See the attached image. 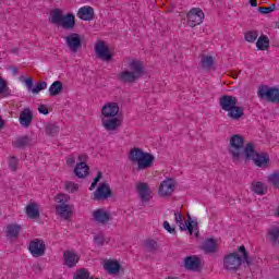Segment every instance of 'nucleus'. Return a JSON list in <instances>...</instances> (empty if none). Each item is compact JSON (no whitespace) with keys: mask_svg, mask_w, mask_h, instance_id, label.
<instances>
[{"mask_svg":"<svg viewBox=\"0 0 279 279\" xmlns=\"http://www.w3.org/2000/svg\"><path fill=\"white\" fill-rule=\"evenodd\" d=\"M66 46L72 53H77L82 49V36L77 33H71L69 36L64 37Z\"/></svg>","mask_w":279,"mask_h":279,"instance_id":"nucleus-12","label":"nucleus"},{"mask_svg":"<svg viewBox=\"0 0 279 279\" xmlns=\"http://www.w3.org/2000/svg\"><path fill=\"white\" fill-rule=\"evenodd\" d=\"M34 121V112L29 108L24 109L20 113V123L23 128H29Z\"/></svg>","mask_w":279,"mask_h":279,"instance_id":"nucleus-20","label":"nucleus"},{"mask_svg":"<svg viewBox=\"0 0 279 279\" xmlns=\"http://www.w3.org/2000/svg\"><path fill=\"white\" fill-rule=\"evenodd\" d=\"M129 69L130 70H124L118 74V82L122 84H134L145 75L143 63L136 59L129 63Z\"/></svg>","mask_w":279,"mask_h":279,"instance_id":"nucleus-3","label":"nucleus"},{"mask_svg":"<svg viewBox=\"0 0 279 279\" xmlns=\"http://www.w3.org/2000/svg\"><path fill=\"white\" fill-rule=\"evenodd\" d=\"M95 199H108L112 197V190L107 182H102L97 190L94 192Z\"/></svg>","mask_w":279,"mask_h":279,"instance_id":"nucleus-15","label":"nucleus"},{"mask_svg":"<svg viewBox=\"0 0 279 279\" xmlns=\"http://www.w3.org/2000/svg\"><path fill=\"white\" fill-rule=\"evenodd\" d=\"M174 218H175L177 223H182V221H183L182 213L175 211L174 213Z\"/></svg>","mask_w":279,"mask_h":279,"instance_id":"nucleus-50","label":"nucleus"},{"mask_svg":"<svg viewBox=\"0 0 279 279\" xmlns=\"http://www.w3.org/2000/svg\"><path fill=\"white\" fill-rule=\"evenodd\" d=\"M268 182L274 186V189H279V172L270 174Z\"/></svg>","mask_w":279,"mask_h":279,"instance_id":"nucleus-40","label":"nucleus"},{"mask_svg":"<svg viewBox=\"0 0 279 279\" xmlns=\"http://www.w3.org/2000/svg\"><path fill=\"white\" fill-rule=\"evenodd\" d=\"M77 16L81 19V21H93V19H95V10L93 7H83L78 9Z\"/></svg>","mask_w":279,"mask_h":279,"instance_id":"nucleus-22","label":"nucleus"},{"mask_svg":"<svg viewBox=\"0 0 279 279\" xmlns=\"http://www.w3.org/2000/svg\"><path fill=\"white\" fill-rule=\"evenodd\" d=\"M46 88H47V82H39L33 87L32 93L33 95H38L40 90H45Z\"/></svg>","mask_w":279,"mask_h":279,"instance_id":"nucleus-42","label":"nucleus"},{"mask_svg":"<svg viewBox=\"0 0 279 279\" xmlns=\"http://www.w3.org/2000/svg\"><path fill=\"white\" fill-rule=\"evenodd\" d=\"M78 189L80 186L77 185V183H74L72 181L65 182V191H68V193H75Z\"/></svg>","mask_w":279,"mask_h":279,"instance_id":"nucleus-43","label":"nucleus"},{"mask_svg":"<svg viewBox=\"0 0 279 279\" xmlns=\"http://www.w3.org/2000/svg\"><path fill=\"white\" fill-rule=\"evenodd\" d=\"M279 88L270 87L269 85L262 84L257 89V96L259 99H265L270 104H276L278 101Z\"/></svg>","mask_w":279,"mask_h":279,"instance_id":"nucleus-9","label":"nucleus"},{"mask_svg":"<svg viewBox=\"0 0 279 279\" xmlns=\"http://www.w3.org/2000/svg\"><path fill=\"white\" fill-rule=\"evenodd\" d=\"M119 114V104L108 102L101 109V125L107 132H117L123 124V120L117 117Z\"/></svg>","mask_w":279,"mask_h":279,"instance_id":"nucleus-2","label":"nucleus"},{"mask_svg":"<svg viewBox=\"0 0 279 279\" xmlns=\"http://www.w3.org/2000/svg\"><path fill=\"white\" fill-rule=\"evenodd\" d=\"M203 250L205 254H215L217 252V241L213 238L205 240Z\"/></svg>","mask_w":279,"mask_h":279,"instance_id":"nucleus-27","label":"nucleus"},{"mask_svg":"<svg viewBox=\"0 0 279 279\" xmlns=\"http://www.w3.org/2000/svg\"><path fill=\"white\" fill-rule=\"evenodd\" d=\"M25 86L27 87V90H33L34 88V78L28 77L24 81Z\"/></svg>","mask_w":279,"mask_h":279,"instance_id":"nucleus-48","label":"nucleus"},{"mask_svg":"<svg viewBox=\"0 0 279 279\" xmlns=\"http://www.w3.org/2000/svg\"><path fill=\"white\" fill-rule=\"evenodd\" d=\"M179 227L181 232L187 230L190 234H193V228H197V222L193 221L191 216H189L185 225L183 222H179Z\"/></svg>","mask_w":279,"mask_h":279,"instance_id":"nucleus-30","label":"nucleus"},{"mask_svg":"<svg viewBox=\"0 0 279 279\" xmlns=\"http://www.w3.org/2000/svg\"><path fill=\"white\" fill-rule=\"evenodd\" d=\"M26 215L29 219H38L40 217V210L37 203H31L26 206Z\"/></svg>","mask_w":279,"mask_h":279,"instance_id":"nucleus-26","label":"nucleus"},{"mask_svg":"<svg viewBox=\"0 0 279 279\" xmlns=\"http://www.w3.org/2000/svg\"><path fill=\"white\" fill-rule=\"evenodd\" d=\"M83 158H84V156H82V155L78 156V160L81 162H78L74 168V175H76V178H80V179L86 178L88 175V171L90 170L88 165H86V162L82 161Z\"/></svg>","mask_w":279,"mask_h":279,"instance_id":"nucleus-16","label":"nucleus"},{"mask_svg":"<svg viewBox=\"0 0 279 279\" xmlns=\"http://www.w3.org/2000/svg\"><path fill=\"white\" fill-rule=\"evenodd\" d=\"M20 232H21V226L19 225H9L7 227V236H11V239H16Z\"/></svg>","mask_w":279,"mask_h":279,"instance_id":"nucleus-33","label":"nucleus"},{"mask_svg":"<svg viewBox=\"0 0 279 279\" xmlns=\"http://www.w3.org/2000/svg\"><path fill=\"white\" fill-rule=\"evenodd\" d=\"M268 241L272 245H278L279 243V227L278 226H271L268 230Z\"/></svg>","mask_w":279,"mask_h":279,"instance_id":"nucleus-28","label":"nucleus"},{"mask_svg":"<svg viewBox=\"0 0 279 279\" xmlns=\"http://www.w3.org/2000/svg\"><path fill=\"white\" fill-rule=\"evenodd\" d=\"M49 23L51 25H57L63 29H74L75 28V15L73 13H64L61 9L56 8L50 11Z\"/></svg>","mask_w":279,"mask_h":279,"instance_id":"nucleus-6","label":"nucleus"},{"mask_svg":"<svg viewBox=\"0 0 279 279\" xmlns=\"http://www.w3.org/2000/svg\"><path fill=\"white\" fill-rule=\"evenodd\" d=\"M175 191V181L173 179H167L161 182L158 190L160 197H169Z\"/></svg>","mask_w":279,"mask_h":279,"instance_id":"nucleus-14","label":"nucleus"},{"mask_svg":"<svg viewBox=\"0 0 279 279\" xmlns=\"http://www.w3.org/2000/svg\"><path fill=\"white\" fill-rule=\"evenodd\" d=\"M38 112L40 114H49V108H47V105H39Z\"/></svg>","mask_w":279,"mask_h":279,"instance_id":"nucleus-49","label":"nucleus"},{"mask_svg":"<svg viewBox=\"0 0 279 279\" xmlns=\"http://www.w3.org/2000/svg\"><path fill=\"white\" fill-rule=\"evenodd\" d=\"M56 210L62 219H69L73 215V206L71 205H57Z\"/></svg>","mask_w":279,"mask_h":279,"instance_id":"nucleus-25","label":"nucleus"},{"mask_svg":"<svg viewBox=\"0 0 279 279\" xmlns=\"http://www.w3.org/2000/svg\"><path fill=\"white\" fill-rule=\"evenodd\" d=\"M144 246L146 247L147 252H158V242L155 240H146Z\"/></svg>","mask_w":279,"mask_h":279,"instance_id":"nucleus-38","label":"nucleus"},{"mask_svg":"<svg viewBox=\"0 0 279 279\" xmlns=\"http://www.w3.org/2000/svg\"><path fill=\"white\" fill-rule=\"evenodd\" d=\"M204 11L199 8H193L186 14L187 25L189 27H197V25H202L204 23Z\"/></svg>","mask_w":279,"mask_h":279,"instance_id":"nucleus-10","label":"nucleus"},{"mask_svg":"<svg viewBox=\"0 0 279 279\" xmlns=\"http://www.w3.org/2000/svg\"><path fill=\"white\" fill-rule=\"evenodd\" d=\"M136 189L142 202L147 203L151 199V190H149L147 183H138Z\"/></svg>","mask_w":279,"mask_h":279,"instance_id":"nucleus-21","label":"nucleus"},{"mask_svg":"<svg viewBox=\"0 0 279 279\" xmlns=\"http://www.w3.org/2000/svg\"><path fill=\"white\" fill-rule=\"evenodd\" d=\"M251 7L252 8H257L258 7V0H250Z\"/></svg>","mask_w":279,"mask_h":279,"instance_id":"nucleus-53","label":"nucleus"},{"mask_svg":"<svg viewBox=\"0 0 279 279\" xmlns=\"http://www.w3.org/2000/svg\"><path fill=\"white\" fill-rule=\"evenodd\" d=\"M63 258H64V265L69 267V269H73L80 263V255H77L73 251H65L63 253Z\"/></svg>","mask_w":279,"mask_h":279,"instance_id":"nucleus-19","label":"nucleus"},{"mask_svg":"<svg viewBox=\"0 0 279 279\" xmlns=\"http://www.w3.org/2000/svg\"><path fill=\"white\" fill-rule=\"evenodd\" d=\"M46 250L47 245L45 244V241L40 239L31 241L28 245V251L31 252L32 256H34V258H40V256H45Z\"/></svg>","mask_w":279,"mask_h":279,"instance_id":"nucleus-11","label":"nucleus"},{"mask_svg":"<svg viewBox=\"0 0 279 279\" xmlns=\"http://www.w3.org/2000/svg\"><path fill=\"white\" fill-rule=\"evenodd\" d=\"M276 104H279V94H278V100H276Z\"/></svg>","mask_w":279,"mask_h":279,"instance_id":"nucleus-57","label":"nucleus"},{"mask_svg":"<svg viewBox=\"0 0 279 279\" xmlns=\"http://www.w3.org/2000/svg\"><path fill=\"white\" fill-rule=\"evenodd\" d=\"M5 128V121L0 116V130H3Z\"/></svg>","mask_w":279,"mask_h":279,"instance_id":"nucleus-54","label":"nucleus"},{"mask_svg":"<svg viewBox=\"0 0 279 279\" xmlns=\"http://www.w3.org/2000/svg\"><path fill=\"white\" fill-rule=\"evenodd\" d=\"M256 47L259 51H265L266 49H269V37L262 35L257 39Z\"/></svg>","mask_w":279,"mask_h":279,"instance_id":"nucleus-32","label":"nucleus"},{"mask_svg":"<svg viewBox=\"0 0 279 279\" xmlns=\"http://www.w3.org/2000/svg\"><path fill=\"white\" fill-rule=\"evenodd\" d=\"M31 145H34V140H32L29 135L17 137L13 142V147H16L17 149H23L25 147H29Z\"/></svg>","mask_w":279,"mask_h":279,"instance_id":"nucleus-24","label":"nucleus"},{"mask_svg":"<svg viewBox=\"0 0 279 279\" xmlns=\"http://www.w3.org/2000/svg\"><path fill=\"white\" fill-rule=\"evenodd\" d=\"M95 52L97 58H99L100 60H105L106 62H110V60H112L110 48L106 46V41H98L95 45Z\"/></svg>","mask_w":279,"mask_h":279,"instance_id":"nucleus-13","label":"nucleus"},{"mask_svg":"<svg viewBox=\"0 0 279 279\" xmlns=\"http://www.w3.org/2000/svg\"><path fill=\"white\" fill-rule=\"evenodd\" d=\"M97 186V182L93 181L90 187H89V191H93V189H95Z\"/></svg>","mask_w":279,"mask_h":279,"instance_id":"nucleus-56","label":"nucleus"},{"mask_svg":"<svg viewBox=\"0 0 279 279\" xmlns=\"http://www.w3.org/2000/svg\"><path fill=\"white\" fill-rule=\"evenodd\" d=\"M163 228L169 232L170 234H175V228H172V226L169 223V221H163Z\"/></svg>","mask_w":279,"mask_h":279,"instance_id":"nucleus-47","label":"nucleus"},{"mask_svg":"<svg viewBox=\"0 0 279 279\" xmlns=\"http://www.w3.org/2000/svg\"><path fill=\"white\" fill-rule=\"evenodd\" d=\"M213 64H215L213 56H203L201 63L202 69H213Z\"/></svg>","mask_w":279,"mask_h":279,"instance_id":"nucleus-35","label":"nucleus"},{"mask_svg":"<svg viewBox=\"0 0 279 279\" xmlns=\"http://www.w3.org/2000/svg\"><path fill=\"white\" fill-rule=\"evenodd\" d=\"M62 90H64V87L62 86V82L60 81L53 82L49 87L50 97H56L60 95Z\"/></svg>","mask_w":279,"mask_h":279,"instance_id":"nucleus-29","label":"nucleus"},{"mask_svg":"<svg viewBox=\"0 0 279 279\" xmlns=\"http://www.w3.org/2000/svg\"><path fill=\"white\" fill-rule=\"evenodd\" d=\"M229 154L232 156L233 162H239L243 158L245 151V138L241 134H234L230 137Z\"/></svg>","mask_w":279,"mask_h":279,"instance_id":"nucleus-8","label":"nucleus"},{"mask_svg":"<svg viewBox=\"0 0 279 279\" xmlns=\"http://www.w3.org/2000/svg\"><path fill=\"white\" fill-rule=\"evenodd\" d=\"M74 279H90V272L86 268H81L74 274Z\"/></svg>","mask_w":279,"mask_h":279,"instance_id":"nucleus-39","label":"nucleus"},{"mask_svg":"<svg viewBox=\"0 0 279 279\" xmlns=\"http://www.w3.org/2000/svg\"><path fill=\"white\" fill-rule=\"evenodd\" d=\"M93 219L96 223L106 225L108 221H111L112 216H110V213L105 209H96L93 211Z\"/></svg>","mask_w":279,"mask_h":279,"instance_id":"nucleus-18","label":"nucleus"},{"mask_svg":"<svg viewBox=\"0 0 279 279\" xmlns=\"http://www.w3.org/2000/svg\"><path fill=\"white\" fill-rule=\"evenodd\" d=\"M274 10H276V4H271L270 7H259L257 12H259V14H271Z\"/></svg>","mask_w":279,"mask_h":279,"instance_id":"nucleus-44","label":"nucleus"},{"mask_svg":"<svg viewBox=\"0 0 279 279\" xmlns=\"http://www.w3.org/2000/svg\"><path fill=\"white\" fill-rule=\"evenodd\" d=\"M9 167L12 171L19 169V160L14 156L9 159Z\"/></svg>","mask_w":279,"mask_h":279,"instance_id":"nucleus-45","label":"nucleus"},{"mask_svg":"<svg viewBox=\"0 0 279 279\" xmlns=\"http://www.w3.org/2000/svg\"><path fill=\"white\" fill-rule=\"evenodd\" d=\"M244 38L246 43H255L256 38H258V33L254 31H248L245 33Z\"/></svg>","mask_w":279,"mask_h":279,"instance_id":"nucleus-41","label":"nucleus"},{"mask_svg":"<svg viewBox=\"0 0 279 279\" xmlns=\"http://www.w3.org/2000/svg\"><path fill=\"white\" fill-rule=\"evenodd\" d=\"M46 134L48 136H56L58 132H60V126L53 124V123H48L45 128Z\"/></svg>","mask_w":279,"mask_h":279,"instance_id":"nucleus-36","label":"nucleus"},{"mask_svg":"<svg viewBox=\"0 0 279 279\" xmlns=\"http://www.w3.org/2000/svg\"><path fill=\"white\" fill-rule=\"evenodd\" d=\"M11 93L8 81H4V78L0 76V95L2 97H10Z\"/></svg>","mask_w":279,"mask_h":279,"instance_id":"nucleus-34","label":"nucleus"},{"mask_svg":"<svg viewBox=\"0 0 279 279\" xmlns=\"http://www.w3.org/2000/svg\"><path fill=\"white\" fill-rule=\"evenodd\" d=\"M13 75H19V69L16 66H11Z\"/></svg>","mask_w":279,"mask_h":279,"instance_id":"nucleus-55","label":"nucleus"},{"mask_svg":"<svg viewBox=\"0 0 279 279\" xmlns=\"http://www.w3.org/2000/svg\"><path fill=\"white\" fill-rule=\"evenodd\" d=\"M66 165H69V167H73V165H75V157L73 156L68 157Z\"/></svg>","mask_w":279,"mask_h":279,"instance_id":"nucleus-51","label":"nucleus"},{"mask_svg":"<svg viewBox=\"0 0 279 279\" xmlns=\"http://www.w3.org/2000/svg\"><path fill=\"white\" fill-rule=\"evenodd\" d=\"M243 160H245V162L253 160L256 167H267V165H269V155L267 153L256 151V146L254 143L250 142L245 145L243 150Z\"/></svg>","mask_w":279,"mask_h":279,"instance_id":"nucleus-7","label":"nucleus"},{"mask_svg":"<svg viewBox=\"0 0 279 279\" xmlns=\"http://www.w3.org/2000/svg\"><path fill=\"white\" fill-rule=\"evenodd\" d=\"M253 186V193L256 195H267V187L265 186V183L260 181H254L252 183Z\"/></svg>","mask_w":279,"mask_h":279,"instance_id":"nucleus-31","label":"nucleus"},{"mask_svg":"<svg viewBox=\"0 0 279 279\" xmlns=\"http://www.w3.org/2000/svg\"><path fill=\"white\" fill-rule=\"evenodd\" d=\"M104 269L110 274V276H117L121 271V264L117 260L109 259L105 263Z\"/></svg>","mask_w":279,"mask_h":279,"instance_id":"nucleus-23","label":"nucleus"},{"mask_svg":"<svg viewBox=\"0 0 279 279\" xmlns=\"http://www.w3.org/2000/svg\"><path fill=\"white\" fill-rule=\"evenodd\" d=\"M94 243H96V245H104V243H106V239L102 234L95 235Z\"/></svg>","mask_w":279,"mask_h":279,"instance_id":"nucleus-46","label":"nucleus"},{"mask_svg":"<svg viewBox=\"0 0 279 279\" xmlns=\"http://www.w3.org/2000/svg\"><path fill=\"white\" fill-rule=\"evenodd\" d=\"M202 265V260L199 257L193 255V256H187L184 259V267L189 271H199V267Z\"/></svg>","mask_w":279,"mask_h":279,"instance_id":"nucleus-17","label":"nucleus"},{"mask_svg":"<svg viewBox=\"0 0 279 279\" xmlns=\"http://www.w3.org/2000/svg\"><path fill=\"white\" fill-rule=\"evenodd\" d=\"M238 252L242 254V257L236 252L229 253L223 256V268L227 271H239L243 263L246 264L245 267H252V263H254V259L250 257V253H247V248H245V245H241L238 248Z\"/></svg>","mask_w":279,"mask_h":279,"instance_id":"nucleus-1","label":"nucleus"},{"mask_svg":"<svg viewBox=\"0 0 279 279\" xmlns=\"http://www.w3.org/2000/svg\"><path fill=\"white\" fill-rule=\"evenodd\" d=\"M102 178V173L101 172H97L96 178L94 179V182L98 183Z\"/></svg>","mask_w":279,"mask_h":279,"instance_id":"nucleus-52","label":"nucleus"},{"mask_svg":"<svg viewBox=\"0 0 279 279\" xmlns=\"http://www.w3.org/2000/svg\"><path fill=\"white\" fill-rule=\"evenodd\" d=\"M56 199L59 203L58 206H69V201L71 199V196L61 193L56 196Z\"/></svg>","mask_w":279,"mask_h":279,"instance_id":"nucleus-37","label":"nucleus"},{"mask_svg":"<svg viewBox=\"0 0 279 279\" xmlns=\"http://www.w3.org/2000/svg\"><path fill=\"white\" fill-rule=\"evenodd\" d=\"M236 104H239V99L234 96L223 95L219 99L220 108L225 110V112H228L227 117L232 119V121H239V119L245 114V109L241 106H236Z\"/></svg>","mask_w":279,"mask_h":279,"instance_id":"nucleus-4","label":"nucleus"},{"mask_svg":"<svg viewBox=\"0 0 279 279\" xmlns=\"http://www.w3.org/2000/svg\"><path fill=\"white\" fill-rule=\"evenodd\" d=\"M129 160H131V162H137V171H144L145 169L154 167L156 157H154L151 153L143 151V149L134 147L129 153Z\"/></svg>","mask_w":279,"mask_h":279,"instance_id":"nucleus-5","label":"nucleus"}]
</instances>
